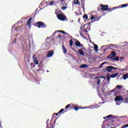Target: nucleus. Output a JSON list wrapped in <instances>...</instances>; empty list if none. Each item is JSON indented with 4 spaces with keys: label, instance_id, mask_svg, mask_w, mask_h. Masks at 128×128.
Listing matches in <instances>:
<instances>
[{
    "label": "nucleus",
    "instance_id": "f257e3e1",
    "mask_svg": "<svg viewBox=\"0 0 128 128\" xmlns=\"http://www.w3.org/2000/svg\"><path fill=\"white\" fill-rule=\"evenodd\" d=\"M115 102H116V106H120V100H124V98L122 97L119 96L116 98L114 100Z\"/></svg>",
    "mask_w": 128,
    "mask_h": 128
},
{
    "label": "nucleus",
    "instance_id": "f03ea898",
    "mask_svg": "<svg viewBox=\"0 0 128 128\" xmlns=\"http://www.w3.org/2000/svg\"><path fill=\"white\" fill-rule=\"evenodd\" d=\"M100 6H101V10L106 12V10H109L108 6V5L100 4Z\"/></svg>",
    "mask_w": 128,
    "mask_h": 128
},
{
    "label": "nucleus",
    "instance_id": "7ed1b4c3",
    "mask_svg": "<svg viewBox=\"0 0 128 128\" xmlns=\"http://www.w3.org/2000/svg\"><path fill=\"white\" fill-rule=\"evenodd\" d=\"M38 27V28H46V26L44 23H43L42 22H37Z\"/></svg>",
    "mask_w": 128,
    "mask_h": 128
},
{
    "label": "nucleus",
    "instance_id": "20e7f679",
    "mask_svg": "<svg viewBox=\"0 0 128 128\" xmlns=\"http://www.w3.org/2000/svg\"><path fill=\"white\" fill-rule=\"evenodd\" d=\"M116 56V53L112 51L111 52V54L107 56V58H110V60H112L113 58H114Z\"/></svg>",
    "mask_w": 128,
    "mask_h": 128
},
{
    "label": "nucleus",
    "instance_id": "39448f33",
    "mask_svg": "<svg viewBox=\"0 0 128 128\" xmlns=\"http://www.w3.org/2000/svg\"><path fill=\"white\" fill-rule=\"evenodd\" d=\"M57 18L60 20H66V17L62 14H59L57 15Z\"/></svg>",
    "mask_w": 128,
    "mask_h": 128
},
{
    "label": "nucleus",
    "instance_id": "423d86ee",
    "mask_svg": "<svg viewBox=\"0 0 128 128\" xmlns=\"http://www.w3.org/2000/svg\"><path fill=\"white\" fill-rule=\"evenodd\" d=\"M112 70H114V66H108L106 68V70L108 72H112Z\"/></svg>",
    "mask_w": 128,
    "mask_h": 128
},
{
    "label": "nucleus",
    "instance_id": "0eeeda50",
    "mask_svg": "<svg viewBox=\"0 0 128 128\" xmlns=\"http://www.w3.org/2000/svg\"><path fill=\"white\" fill-rule=\"evenodd\" d=\"M32 58L34 64H38V58H36V55L33 54Z\"/></svg>",
    "mask_w": 128,
    "mask_h": 128
},
{
    "label": "nucleus",
    "instance_id": "6e6552de",
    "mask_svg": "<svg viewBox=\"0 0 128 128\" xmlns=\"http://www.w3.org/2000/svg\"><path fill=\"white\" fill-rule=\"evenodd\" d=\"M54 56V51L50 50V51L48 52L47 55H46V57L47 58H51V56Z\"/></svg>",
    "mask_w": 128,
    "mask_h": 128
},
{
    "label": "nucleus",
    "instance_id": "1a4fd4ad",
    "mask_svg": "<svg viewBox=\"0 0 128 128\" xmlns=\"http://www.w3.org/2000/svg\"><path fill=\"white\" fill-rule=\"evenodd\" d=\"M62 52H63V54H66L67 52H68V50H66V47H64V45H62Z\"/></svg>",
    "mask_w": 128,
    "mask_h": 128
},
{
    "label": "nucleus",
    "instance_id": "9d476101",
    "mask_svg": "<svg viewBox=\"0 0 128 128\" xmlns=\"http://www.w3.org/2000/svg\"><path fill=\"white\" fill-rule=\"evenodd\" d=\"M110 46V48H114L116 46V45L114 44H112L110 45H105V46H102V48H106V46Z\"/></svg>",
    "mask_w": 128,
    "mask_h": 128
},
{
    "label": "nucleus",
    "instance_id": "9b49d317",
    "mask_svg": "<svg viewBox=\"0 0 128 128\" xmlns=\"http://www.w3.org/2000/svg\"><path fill=\"white\" fill-rule=\"evenodd\" d=\"M78 54H80V56H84V51L82 50H78Z\"/></svg>",
    "mask_w": 128,
    "mask_h": 128
},
{
    "label": "nucleus",
    "instance_id": "f8f14e48",
    "mask_svg": "<svg viewBox=\"0 0 128 128\" xmlns=\"http://www.w3.org/2000/svg\"><path fill=\"white\" fill-rule=\"evenodd\" d=\"M80 68H88V66L86 64H83L80 66Z\"/></svg>",
    "mask_w": 128,
    "mask_h": 128
},
{
    "label": "nucleus",
    "instance_id": "ddd939ff",
    "mask_svg": "<svg viewBox=\"0 0 128 128\" xmlns=\"http://www.w3.org/2000/svg\"><path fill=\"white\" fill-rule=\"evenodd\" d=\"M61 32L62 34H66L68 36H70V34L64 31H60V30H58V31H56L54 32V34H56V32Z\"/></svg>",
    "mask_w": 128,
    "mask_h": 128
},
{
    "label": "nucleus",
    "instance_id": "4468645a",
    "mask_svg": "<svg viewBox=\"0 0 128 128\" xmlns=\"http://www.w3.org/2000/svg\"><path fill=\"white\" fill-rule=\"evenodd\" d=\"M100 17H98V19L96 20V18H94V16H91V20H94V22H98V20H100Z\"/></svg>",
    "mask_w": 128,
    "mask_h": 128
},
{
    "label": "nucleus",
    "instance_id": "2eb2a0df",
    "mask_svg": "<svg viewBox=\"0 0 128 128\" xmlns=\"http://www.w3.org/2000/svg\"><path fill=\"white\" fill-rule=\"evenodd\" d=\"M28 25L29 28H30V26H32V18H30L28 21Z\"/></svg>",
    "mask_w": 128,
    "mask_h": 128
},
{
    "label": "nucleus",
    "instance_id": "dca6fc26",
    "mask_svg": "<svg viewBox=\"0 0 128 128\" xmlns=\"http://www.w3.org/2000/svg\"><path fill=\"white\" fill-rule=\"evenodd\" d=\"M75 45L76 46H79L81 48H82V44H80V42H76Z\"/></svg>",
    "mask_w": 128,
    "mask_h": 128
},
{
    "label": "nucleus",
    "instance_id": "f3484780",
    "mask_svg": "<svg viewBox=\"0 0 128 128\" xmlns=\"http://www.w3.org/2000/svg\"><path fill=\"white\" fill-rule=\"evenodd\" d=\"M111 60H114L115 62H118V60H120V58L118 56L113 57L112 59Z\"/></svg>",
    "mask_w": 128,
    "mask_h": 128
},
{
    "label": "nucleus",
    "instance_id": "a211bd4d",
    "mask_svg": "<svg viewBox=\"0 0 128 128\" xmlns=\"http://www.w3.org/2000/svg\"><path fill=\"white\" fill-rule=\"evenodd\" d=\"M110 74H107V80L108 82V84H110Z\"/></svg>",
    "mask_w": 128,
    "mask_h": 128
},
{
    "label": "nucleus",
    "instance_id": "6ab92c4d",
    "mask_svg": "<svg viewBox=\"0 0 128 128\" xmlns=\"http://www.w3.org/2000/svg\"><path fill=\"white\" fill-rule=\"evenodd\" d=\"M117 76H118V73H116V74H111L110 76V78H114L116 77Z\"/></svg>",
    "mask_w": 128,
    "mask_h": 128
},
{
    "label": "nucleus",
    "instance_id": "aec40b11",
    "mask_svg": "<svg viewBox=\"0 0 128 128\" xmlns=\"http://www.w3.org/2000/svg\"><path fill=\"white\" fill-rule=\"evenodd\" d=\"M126 6H128V4H122V6H117V8H126Z\"/></svg>",
    "mask_w": 128,
    "mask_h": 128
},
{
    "label": "nucleus",
    "instance_id": "412c9836",
    "mask_svg": "<svg viewBox=\"0 0 128 128\" xmlns=\"http://www.w3.org/2000/svg\"><path fill=\"white\" fill-rule=\"evenodd\" d=\"M126 78H128V74H124L123 75V80H126Z\"/></svg>",
    "mask_w": 128,
    "mask_h": 128
},
{
    "label": "nucleus",
    "instance_id": "4be33fe9",
    "mask_svg": "<svg viewBox=\"0 0 128 128\" xmlns=\"http://www.w3.org/2000/svg\"><path fill=\"white\" fill-rule=\"evenodd\" d=\"M94 50L95 52H98V46L96 44H94Z\"/></svg>",
    "mask_w": 128,
    "mask_h": 128
},
{
    "label": "nucleus",
    "instance_id": "5701e85b",
    "mask_svg": "<svg viewBox=\"0 0 128 128\" xmlns=\"http://www.w3.org/2000/svg\"><path fill=\"white\" fill-rule=\"evenodd\" d=\"M118 8V7H114L111 8H108V12H112V10H116Z\"/></svg>",
    "mask_w": 128,
    "mask_h": 128
},
{
    "label": "nucleus",
    "instance_id": "b1692460",
    "mask_svg": "<svg viewBox=\"0 0 128 128\" xmlns=\"http://www.w3.org/2000/svg\"><path fill=\"white\" fill-rule=\"evenodd\" d=\"M46 4H48V6H54V2L52 1L48 4V2H46Z\"/></svg>",
    "mask_w": 128,
    "mask_h": 128
},
{
    "label": "nucleus",
    "instance_id": "393cba45",
    "mask_svg": "<svg viewBox=\"0 0 128 128\" xmlns=\"http://www.w3.org/2000/svg\"><path fill=\"white\" fill-rule=\"evenodd\" d=\"M74 40V38H72V37L71 36V40H70V46H72V40Z\"/></svg>",
    "mask_w": 128,
    "mask_h": 128
},
{
    "label": "nucleus",
    "instance_id": "a878e982",
    "mask_svg": "<svg viewBox=\"0 0 128 128\" xmlns=\"http://www.w3.org/2000/svg\"><path fill=\"white\" fill-rule=\"evenodd\" d=\"M88 108L90 110H94V106L90 105V106H88Z\"/></svg>",
    "mask_w": 128,
    "mask_h": 128
},
{
    "label": "nucleus",
    "instance_id": "bb28decb",
    "mask_svg": "<svg viewBox=\"0 0 128 128\" xmlns=\"http://www.w3.org/2000/svg\"><path fill=\"white\" fill-rule=\"evenodd\" d=\"M88 30H90V26H88L86 29L84 28V32H88Z\"/></svg>",
    "mask_w": 128,
    "mask_h": 128
},
{
    "label": "nucleus",
    "instance_id": "cd10ccee",
    "mask_svg": "<svg viewBox=\"0 0 128 128\" xmlns=\"http://www.w3.org/2000/svg\"><path fill=\"white\" fill-rule=\"evenodd\" d=\"M74 4H79V6H80V4L78 2V0H76V2L75 1L74 2Z\"/></svg>",
    "mask_w": 128,
    "mask_h": 128
},
{
    "label": "nucleus",
    "instance_id": "c85d7f7f",
    "mask_svg": "<svg viewBox=\"0 0 128 128\" xmlns=\"http://www.w3.org/2000/svg\"><path fill=\"white\" fill-rule=\"evenodd\" d=\"M124 86H122V85H118L117 86V88H118V90H120L122 88H123Z\"/></svg>",
    "mask_w": 128,
    "mask_h": 128
},
{
    "label": "nucleus",
    "instance_id": "c756f323",
    "mask_svg": "<svg viewBox=\"0 0 128 128\" xmlns=\"http://www.w3.org/2000/svg\"><path fill=\"white\" fill-rule=\"evenodd\" d=\"M50 127H48V126H47L46 128H54V124H50Z\"/></svg>",
    "mask_w": 128,
    "mask_h": 128
},
{
    "label": "nucleus",
    "instance_id": "7c9ffc66",
    "mask_svg": "<svg viewBox=\"0 0 128 128\" xmlns=\"http://www.w3.org/2000/svg\"><path fill=\"white\" fill-rule=\"evenodd\" d=\"M74 109L75 110L78 111V110L80 109V108L78 107L77 106H76L74 108Z\"/></svg>",
    "mask_w": 128,
    "mask_h": 128
},
{
    "label": "nucleus",
    "instance_id": "2f4dec72",
    "mask_svg": "<svg viewBox=\"0 0 128 128\" xmlns=\"http://www.w3.org/2000/svg\"><path fill=\"white\" fill-rule=\"evenodd\" d=\"M80 34L82 38H84V35L82 34V28H81V31L80 32Z\"/></svg>",
    "mask_w": 128,
    "mask_h": 128
},
{
    "label": "nucleus",
    "instance_id": "473e14b6",
    "mask_svg": "<svg viewBox=\"0 0 128 128\" xmlns=\"http://www.w3.org/2000/svg\"><path fill=\"white\" fill-rule=\"evenodd\" d=\"M94 106V108H100V106L98 104H95Z\"/></svg>",
    "mask_w": 128,
    "mask_h": 128
},
{
    "label": "nucleus",
    "instance_id": "72a5a7b5",
    "mask_svg": "<svg viewBox=\"0 0 128 128\" xmlns=\"http://www.w3.org/2000/svg\"><path fill=\"white\" fill-rule=\"evenodd\" d=\"M82 8L84 7V0H82Z\"/></svg>",
    "mask_w": 128,
    "mask_h": 128
},
{
    "label": "nucleus",
    "instance_id": "f704fd0d",
    "mask_svg": "<svg viewBox=\"0 0 128 128\" xmlns=\"http://www.w3.org/2000/svg\"><path fill=\"white\" fill-rule=\"evenodd\" d=\"M112 116H113L112 115L110 114L106 116V118H112Z\"/></svg>",
    "mask_w": 128,
    "mask_h": 128
},
{
    "label": "nucleus",
    "instance_id": "c9c22d12",
    "mask_svg": "<svg viewBox=\"0 0 128 128\" xmlns=\"http://www.w3.org/2000/svg\"><path fill=\"white\" fill-rule=\"evenodd\" d=\"M64 109H62L60 110L58 112V114H62V112H64Z\"/></svg>",
    "mask_w": 128,
    "mask_h": 128
},
{
    "label": "nucleus",
    "instance_id": "e433bc0d",
    "mask_svg": "<svg viewBox=\"0 0 128 128\" xmlns=\"http://www.w3.org/2000/svg\"><path fill=\"white\" fill-rule=\"evenodd\" d=\"M108 48H110V47L105 48L104 50H103V51L106 52V51L108 50Z\"/></svg>",
    "mask_w": 128,
    "mask_h": 128
},
{
    "label": "nucleus",
    "instance_id": "4c0bfd02",
    "mask_svg": "<svg viewBox=\"0 0 128 128\" xmlns=\"http://www.w3.org/2000/svg\"><path fill=\"white\" fill-rule=\"evenodd\" d=\"M66 8H67V7L66 6H64L62 7V10H66Z\"/></svg>",
    "mask_w": 128,
    "mask_h": 128
},
{
    "label": "nucleus",
    "instance_id": "58836bf2",
    "mask_svg": "<svg viewBox=\"0 0 128 128\" xmlns=\"http://www.w3.org/2000/svg\"><path fill=\"white\" fill-rule=\"evenodd\" d=\"M119 70H120V72H124V70H126V68L119 69Z\"/></svg>",
    "mask_w": 128,
    "mask_h": 128
},
{
    "label": "nucleus",
    "instance_id": "ea45409f",
    "mask_svg": "<svg viewBox=\"0 0 128 128\" xmlns=\"http://www.w3.org/2000/svg\"><path fill=\"white\" fill-rule=\"evenodd\" d=\"M69 106H70V104H69L67 105L66 106L65 110H66V108H68Z\"/></svg>",
    "mask_w": 128,
    "mask_h": 128
},
{
    "label": "nucleus",
    "instance_id": "a19ab883",
    "mask_svg": "<svg viewBox=\"0 0 128 128\" xmlns=\"http://www.w3.org/2000/svg\"><path fill=\"white\" fill-rule=\"evenodd\" d=\"M124 60V57H121L120 58V62H122V60Z\"/></svg>",
    "mask_w": 128,
    "mask_h": 128
},
{
    "label": "nucleus",
    "instance_id": "79ce46f5",
    "mask_svg": "<svg viewBox=\"0 0 128 128\" xmlns=\"http://www.w3.org/2000/svg\"><path fill=\"white\" fill-rule=\"evenodd\" d=\"M83 18H86V20H88V15H84Z\"/></svg>",
    "mask_w": 128,
    "mask_h": 128
},
{
    "label": "nucleus",
    "instance_id": "37998d69",
    "mask_svg": "<svg viewBox=\"0 0 128 128\" xmlns=\"http://www.w3.org/2000/svg\"><path fill=\"white\" fill-rule=\"evenodd\" d=\"M128 128V124L126 126H124L122 128Z\"/></svg>",
    "mask_w": 128,
    "mask_h": 128
},
{
    "label": "nucleus",
    "instance_id": "c03bdc74",
    "mask_svg": "<svg viewBox=\"0 0 128 128\" xmlns=\"http://www.w3.org/2000/svg\"><path fill=\"white\" fill-rule=\"evenodd\" d=\"M114 90V92H116V90H118V88L116 87L114 89H113Z\"/></svg>",
    "mask_w": 128,
    "mask_h": 128
},
{
    "label": "nucleus",
    "instance_id": "a18cd8bd",
    "mask_svg": "<svg viewBox=\"0 0 128 128\" xmlns=\"http://www.w3.org/2000/svg\"><path fill=\"white\" fill-rule=\"evenodd\" d=\"M100 79H98L97 84H100Z\"/></svg>",
    "mask_w": 128,
    "mask_h": 128
},
{
    "label": "nucleus",
    "instance_id": "49530a36",
    "mask_svg": "<svg viewBox=\"0 0 128 128\" xmlns=\"http://www.w3.org/2000/svg\"><path fill=\"white\" fill-rule=\"evenodd\" d=\"M106 64V62H102V63L101 64L102 66H104V64Z\"/></svg>",
    "mask_w": 128,
    "mask_h": 128
},
{
    "label": "nucleus",
    "instance_id": "de8ad7c7",
    "mask_svg": "<svg viewBox=\"0 0 128 128\" xmlns=\"http://www.w3.org/2000/svg\"><path fill=\"white\" fill-rule=\"evenodd\" d=\"M100 78H104V79L106 78V76H102Z\"/></svg>",
    "mask_w": 128,
    "mask_h": 128
},
{
    "label": "nucleus",
    "instance_id": "09e8293b",
    "mask_svg": "<svg viewBox=\"0 0 128 128\" xmlns=\"http://www.w3.org/2000/svg\"><path fill=\"white\" fill-rule=\"evenodd\" d=\"M58 38H62V34H60L58 36Z\"/></svg>",
    "mask_w": 128,
    "mask_h": 128
},
{
    "label": "nucleus",
    "instance_id": "8fccbe9b",
    "mask_svg": "<svg viewBox=\"0 0 128 128\" xmlns=\"http://www.w3.org/2000/svg\"><path fill=\"white\" fill-rule=\"evenodd\" d=\"M22 28V26H18V30H20V28Z\"/></svg>",
    "mask_w": 128,
    "mask_h": 128
},
{
    "label": "nucleus",
    "instance_id": "3c124183",
    "mask_svg": "<svg viewBox=\"0 0 128 128\" xmlns=\"http://www.w3.org/2000/svg\"><path fill=\"white\" fill-rule=\"evenodd\" d=\"M114 89L112 90L110 92H114Z\"/></svg>",
    "mask_w": 128,
    "mask_h": 128
},
{
    "label": "nucleus",
    "instance_id": "603ef678",
    "mask_svg": "<svg viewBox=\"0 0 128 128\" xmlns=\"http://www.w3.org/2000/svg\"><path fill=\"white\" fill-rule=\"evenodd\" d=\"M99 68H102V65L101 64L100 66H99Z\"/></svg>",
    "mask_w": 128,
    "mask_h": 128
},
{
    "label": "nucleus",
    "instance_id": "864d4df0",
    "mask_svg": "<svg viewBox=\"0 0 128 128\" xmlns=\"http://www.w3.org/2000/svg\"><path fill=\"white\" fill-rule=\"evenodd\" d=\"M88 108V107H84V108Z\"/></svg>",
    "mask_w": 128,
    "mask_h": 128
},
{
    "label": "nucleus",
    "instance_id": "5fc2aeb1",
    "mask_svg": "<svg viewBox=\"0 0 128 128\" xmlns=\"http://www.w3.org/2000/svg\"><path fill=\"white\" fill-rule=\"evenodd\" d=\"M113 70H118V68L113 67Z\"/></svg>",
    "mask_w": 128,
    "mask_h": 128
},
{
    "label": "nucleus",
    "instance_id": "6e6d98bb",
    "mask_svg": "<svg viewBox=\"0 0 128 128\" xmlns=\"http://www.w3.org/2000/svg\"><path fill=\"white\" fill-rule=\"evenodd\" d=\"M56 120H55L54 121V124H56Z\"/></svg>",
    "mask_w": 128,
    "mask_h": 128
},
{
    "label": "nucleus",
    "instance_id": "4d7b16f0",
    "mask_svg": "<svg viewBox=\"0 0 128 128\" xmlns=\"http://www.w3.org/2000/svg\"><path fill=\"white\" fill-rule=\"evenodd\" d=\"M98 94H100V88H98Z\"/></svg>",
    "mask_w": 128,
    "mask_h": 128
},
{
    "label": "nucleus",
    "instance_id": "13d9d810",
    "mask_svg": "<svg viewBox=\"0 0 128 128\" xmlns=\"http://www.w3.org/2000/svg\"><path fill=\"white\" fill-rule=\"evenodd\" d=\"M102 92L104 93V90L102 89Z\"/></svg>",
    "mask_w": 128,
    "mask_h": 128
},
{
    "label": "nucleus",
    "instance_id": "bf43d9fd",
    "mask_svg": "<svg viewBox=\"0 0 128 128\" xmlns=\"http://www.w3.org/2000/svg\"><path fill=\"white\" fill-rule=\"evenodd\" d=\"M56 116H58V113H56Z\"/></svg>",
    "mask_w": 128,
    "mask_h": 128
},
{
    "label": "nucleus",
    "instance_id": "052dcab7",
    "mask_svg": "<svg viewBox=\"0 0 128 128\" xmlns=\"http://www.w3.org/2000/svg\"><path fill=\"white\" fill-rule=\"evenodd\" d=\"M106 116L104 117V120H106Z\"/></svg>",
    "mask_w": 128,
    "mask_h": 128
},
{
    "label": "nucleus",
    "instance_id": "680f3d73",
    "mask_svg": "<svg viewBox=\"0 0 128 128\" xmlns=\"http://www.w3.org/2000/svg\"><path fill=\"white\" fill-rule=\"evenodd\" d=\"M37 72H40V69H38Z\"/></svg>",
    "mask_w": 128,
    "mask_h": 128
},
{
    "label": "nucleus",
    "instance_id": "e2e57ef3",
    "mask_svg": "<svg viewBox=\"0 0 128 128\" xmlns=\"http://www.w3.org/2000/svg\"><path fill=\"white\" fill-rule=\"evenodd\" d=\"M96 76V75H94V74H93V76Z\"/></svg>",
    "mask_w": 128,
    "mask_h": 128
},
{
    "label": "nucleus",
    "instance_id": "0e129e2a",
    "mask_svg": "<svg viewBox=\"0 0 128 128\" xmlns=\"http://www.w3.org/2000/svg\"><path fill=\"white\" fill-rule=\"evenodd\" d=\"M74 22V20H72V22Z\"/></svg>",
    "mask_w": 128,
    "mask_h": 128
},
{
    "label": "nucleus",
    "instance_id": "69168bd1",
    "mask_svg": "<svg viewBox=\"0 0 128 128\" xmlns=\"http://www.w3.org/2000/svg\"><path fill=\"white\" fill-rule=\"evenodd\" d=\"M62 0V2H64V0Z\"/></svg>",
    "mask_w": 128,
    "mask_h": 128
},
{
    "label": "nucleus",
    "instance_id": "338daca9",
    "mask_svg": "<svg viewBox=\"0 0 128 128\" xmlns=\"http://www.w3.org/2000/svg\"><path fill=\"white\" fill-rule=\"evenodd\" d=\"M47 72H48V70H47Z\"/></svg>",
    "mask_w": 128,
    "mask_h": 128
},
{
    "label": "nucleus",
    "instance_id": "774afa93",
    "mask_svg": "<svg viewBox=\"0 0 128 128\" xmlns=\"http://www.w3.org/2000/svg\"><path fill=\"white\" fill-rule=\"evenodd\" d=\"M51 120H52V118Z\"/></svg>",
    "mask_w": 128,
    "mask_h": 128
}]
</instances>
